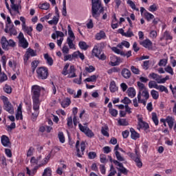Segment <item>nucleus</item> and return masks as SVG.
Segmentation results:
<instances>
[{
    "instance_id": "16",
    "label": "nucleus",
    "mask_w": 176,
    "mask_h": 176,
    "mask_svg": "<svg viewBox=\"0 0 176 176\" xmlns=\"http://www.w3.org/2000/svg\"><path fill=\"white\" fill-rule=\"evenodd\" d=\"M121 74L125 79H130L131 77V72H130V70L126 68H124L122 70Z\"/></svg>"
},
{
    "instance_id": "2",
    "label": "nucleus",
    "mask_w": 176,
    "mask_h": 176,
    "mask_svg": "<svg viewBox=\"0 0 176 176\" xmlns=\"http://www.w3.org/2000/svg\"><path fill=\"white\" fill-rule=\"evenodd\" d=\"M101 13H104V7L101 0H91V15L94 19L98 20Z\"/></svg>"
},
{
    "instance_id": "38",
    "label": "nucleus",
    "mask_w": 176,
    "mask_h": 176,
    "mask_svg": "<svg viewBox=\"0 0 176 176\" xmlns=\"http://www.w3.org/2000/svg\"><path fill=\"white\" fill-rule=\"evenodd\" d=\"M97 78H98V76L96 75H92L88 78H87L84 82H96L97 80Z\"/></svg>"
},
{
    "instance_id": "52",
    "label": "nucleus",
    "mask_w": 176,
    "mask_h": 176,
    "mask_svg": "<svg viewBox=\"0 0 176 176\" xmlns=\"http://www.w3.org/2000/svg\"><path fill=\"white\" fill-rule=\"evenodd\" d=\"M157 90H160L161 92L164 91L165 93H168V89L164 85H158Z\"/></svg>"
},
{
    "instance_id": "31",
    "label": "nucleus",
    "mask_w": 176,
    "mask_h": 176,
    "mask_svg": "<svg viewBox=\"0 0 176 176\" xmlns=\"http://www.w3.org/2000/svg\"><path fill=\"white\" fill-rule=\"evenodd\" d=\"M166 122L168 124L169 129H173L174 126V118L173 117L168 116L166 118Z\"/></svg>"
},
{
    "instance_id": "12",
    "label": "nucleus",
    "mask_w": 176,
    "mask_h": 176,
    "mask_svg": "<svg viewBox=\"0 0 176 176\" xmlns=\"http://www.w3.org/2000/svg\"><path fill=\"white\" fill-rule=\"evenodd\" d=\"M111 61L109 65L111 67H116V65H119L120 64V58H118L116 56H112L110 57Z\"/></svg>"
},
{
    "instance_id": "62",
    "label": "nucleus",
    "mask_w": 176,
    "mask_h": 176,
    "mask_svg": "<svg viewBox=\"0 0 176 176\" xmlns=\"http://www.w3.org/2000/svg\"><path fill=\"white\" fill-rule=\"evenodd\" d=\"M131 70L133 72V74H135V75H139L140 74V69L135 66H131Z\"/></svg>"
},
{
    "instance_id": "45",
    "label": "nucleus",
    "mask_w": 176,
    "mask_h": 176,
    "mask_svg": "<svg viewBox=\"0 0 176 176\" xmlns=\"http://www.w3.org/2000/svg\"><path fill=\"white\" fill-rule=\"evenodd\" d=\"M152 120L153 122L155 123V126L159 124V120L157 119V115L156 113H152Z\"/></svg>"
},
{
    "instance_id": "35",
    "label": "nucleus",
    "mask_w": 176,
    "mask_h": 176,
    "mask_svg": "<svg viewBox=\"0 0 176 176\" xmlns=\"http://www.w3.org/2000/svg\"><path fill=\"white\" fill-rule=\"evenodd\" d=\"M101 133L104 137H109V133H108V126L105 125L101 129Z\"/></svg>"
},
{
    "instance_id": "46",
    "label": "nucleus",
    "mask_w": 176,
    "mask_h": 176,
    "mask_svg": "<svg viewBox=\"0 0 176 176\" xmlns=\"http://www.w3.org/2000/svg\"><path fill=\"white\" fill-rule=\"evenodd\" d=\"M50 8V4L49 3H44L39 6V8L42 9L43 10H47Z\"/></svg>"
},
{
    "instance_id": "36",
    "label": "nucleus",
    "mask_w": 176,
    "mask_h": 176,
    "mask_svg": "<svg viewBox=\"0 0 176 176\" xmlns=\"http://www.w3.org/2000/svg\"><path fill=\"white\" fill-rule=\"evenodd\" d=\"M144 17L146 19L147 21H151L152 19H155V16L148 12L144 13Z\"/></svg>"
},
{
    "instance_id": "11",
    "label": "nucleus",
    "mask_w": 176,
    "mask_h": 176,
    "mask_svg": "<svg viewBox=\"0 0 176 176\" xmlns=\"http://www.w3.org/2000/svg\"><path fill=\"white\" fill-rule=\"evenodd\" d=\"M114 164L116 166H118L119 168H118V171L122 173V174L127 175V173H129V170L124 166H123V164L119 162L118 160H113Z\"/></svg>"
},
{
    "instance_id": "30",
    "label": "nucleus",
    "mask_w": 176,
    "mask_h": 176,
    "mask_svg": "<svg viewBox=\"0 0 176 176\" xmlns=\"http://www.w3.org/2000/svg\"><path fill=\"white\" fill-rule=\"evenodd\" d=\"M92 53L95 57H98L101 54V51L98 49V45H95L92 50Z\"/></svg>"
},
{
    "instance_id": "3",
    "label": "nucleus",
    "mask_w": 176,
    "mask_h": 176,
    "mask_svg": "<svg viewBox=\"0 0 176 176\" xmlns=\"http://www.w3.org/2000/svg\"><path fill=\"white\" fill-rule=\"evenodd\" d=\"M149 99V91L147 90L139 91L138 94V101L139 104L146 105V101Z\"/></svg>"
},
{
    "instance_id": "42",
    "label": "nucleus",
    "mask_w": 176,
    "mask_h": 176,
    "mask_svg": "<svg viewBox=\"0 0 176 176\" xmlns=\"http://www.w3.org/2000/svg\"><path fill=\"white\" fill-rule=\"evenodd\" d=\"M126 3L129 5V6L131 8V9H133V10H137L138 12V8H135V3H134V1L131 0H128L126 1Z\"/></svg>"
},
{
    "instance_id": "8",
    "label": "nucleus",
    "mask_w": 176,
    "mask_h": 176,
    "mask_svg": "<svg viewBox=\"0 0 176 176\" xmlns=\"http://www.w3.org/2000/svg\"><path fill=\"white\" fill-rule=\"evenodd\" d=\"M35 56H36V51H35L31 48H28L26 51V53L25 54V55L23 56V60H24L25 64H26V63H28V60H30V57H35Z\"/></svg>"
},
{
    "instance_id": "56",
    "label": "nucleus",
    "mask_w": 176,
    "mask_h": 176,
    "mask_svg": "<svg viewBox=\"0 0 176 176\" xmlns=\"http://www.w3.org/2000/svg\"><path fill=\"white\" fill-rule=\"evenodd\" d=\"M118 124L120 126H129V122L126 120V119H120L118 120Z\"/></svg>"
},
{
    "instance_id": "40",
    "label": "nucleus",
    "mask_w": 176,
    "mask_h": 176,
    "mask_svg": "<svg viewBox=\"0 0 176 176\" xmlns=\"http://www.w3.org/2000/svg\"><path fill=\"white\" fill-rule=\"evenodd\" d=\"M138 86L139 87V91H144L146 90H148L146 87H145V85L141 82H138Z\"/></svg>"
},
{
    "instance_id": "25",
    "label": "nucleus",
    "mask_w": 176,
    "mask_h": 176,
    "mask_svg": "<svg viewBox=\"0 0 176 176\" xmlns=\"http://www.w3.org/2000/svg\"><path fill=\"white\" fill-rule=\"evenodd\" d=\"M51 155L48 154L46 157H45L41 162L40 164H38V167H42V166H45V164H47L49 162V160H50Z\"/></svg>"
},
{
    "instance_id": "57",
    "label": "nucleus",
    "mask_w": 176,
    "mask_h": 176,
    "mask_svg": "<svg viewBox=\"0 0 176 176\" xmlns=\"http://www.w3.org/2000/svg\"><path fill=\"white\" fill-rule=\"evenodd\" d=\"M85 71L90 74L96 71V67H94L93 65H89V67H85Z\"/></svg>"
},
{
    "instance_id": "44",
    "label": "nucleus",
    "mask_w": 176,
    "mask_h": 176,
    "mask_svg": "<svg viewBox=\"0 0 176 176\" xmlns=\"http://www.w3.org/2000/svg\"><path fill=\"white\" fill-rule=\"evenodd\" d=\"M135 163L136 164V166L139 167V168H141L142 167V162H141V160L140 159V157H136L135 159L133 160Z\"/></svg>"
},
{
    "instance_id": "9",
    "label": "nucleus",
    "mask_w": 176,
    "mask_h": 176,
    "mask_svg": "<svg viewBox=\"0 0 176 176\" xmlns=\"http://www.w3.org/2000/svg\"><path fill=\"white\" fill-rule=\"evenodd\" d=\"M19 41L21 47H23V49H27V47H28V41L24 38V34L23 33L19 34Z\"/></svg>"
},
{
    "instance_id": "32",
    "label": "nucleus",
    "mask_w": 176,
    "mask_h": 176,
    "mask_svg": "<svg viewBox=\"0 0 176 176\" xmlns=\"http://www.w3.org/2000/svg\"><path fill=\"white\" fill-rule=\"evenodd\" d=\"M74 41H75V39L74 38H67V43L69 49H75V44H74Z\"/></svg>"
},
{
    "instance_id": "48",
    "label": "nucleus",
    "mask_w": 176,
    "mask_h": 176,
    "mask_svg": "<svg viewBox=\"0 0 176 176\" xmlns=\"http://www.w3.org/2000/svg\"><path fill=\"white\" fill-rule=\"evenodd\" d=\"M58 137L61 144H64L65 142V138L64 137V133L63 132H59Z\"/></svg>"
},
{
    "instance_id": "28",
    "label": "nucleus",
    "mask_w": 176,
    "mask_h": 176,
    "mask_svg": "<svg viewBox=\"0 0 176 176\" xmlns=\"http://www.w3.org/2000/svg\"><path fill=\"white\" fill-rule=\"evenodd\" d=\"M44 58L45 60H46L48 65H53V58L50 56H49V54H44Z\"/></svg>"
},
{
    "instance_id": "26",
    "label": "nucleus",
    "mask_w": 176,
    "mask_h": 176,
    "mask_svg": "<svg viewBox=\"0 0 176 176\" xmlns=\"http://www.w3.org/2000/svg\"><path fill=\"white\" fill-rule=\"evenodd\" d=\"M60 16H54L52 20L48 21V24L50 25H57L58 24V20Z\"/></svg>"
},
{
    "instance_id": "17",
    "label": "nucleus",
    "mask_w": 176,
    "mask_h": 176,
    "mask_svg": "<svg viewBox=\"0 0 176 176\" xmlns=\"http://www.w3.org/2000/svg\"><path fill=\"white\" fill-rule=\"evenodd\" d=\"M149 76H151L152 79L155 80L157 83H162V76H160L159 74L155 73H151L149 74Z\"/></svg>"
},
{
    "instance_id": "63",
    "label": "nucleus",
    "mask_w": 176,
    "mask_h": 176,
    "mask_svg": "<svg viewBox=\"0 0 176 176\" xmlns=\"http://www.w3.org/2000/svg\"><path fill=\"white\" fill-rule=\"evenodd\" d=\"M121 102H122V104H125V105H129V104H131V100L127 97H125L121 100Z\"/></svg>"
},
{
    "instance_id": "20",
    "label": "nucleus",
    "mask_w": 176,
    "mask_h": 176,
    "mask_svg": "<svg viewBox=\"0 0 176 176\" xmlns=\"http://www.w3.org/2000/svg\"><path fill=\"white\" fill-rule=\"evenodd\" d=\"M105 38H107V35L104 31H100L99 33L96 34V39L97 41H101V39H105Z\"/></svg>"
},
{
    "instance_id": "27",
    "label": "nucleus",
    "mask_w": 176,
    "mask_h": 176,
    "mask_svg": "<svg viewBox=\"0 0 176 176\" xmlns=\"http://www.w3.org/2000/svg\"><path fill=\"white\" fill-rule=\"evenodd\" d=\"M110 91L111 93H115V91H118V87H116V82L114 80L110 82Z\"/></svg>"
},
{
    "instance_id": "22",
    "label": "nucleus",
    "mask_w": 176,
    "mask_h": 176,
    "mask_svg": "<svg viewBox=\"0 0 176 176\" xmlns=\"http://www.w3.org/2000/svg\"><path fill=\"white\" fill-rule=\"evenodd\" d=\"M130 132L132 140H138V138L140 137V133H137L134 129L131 128Z\"/></svg>"
},
{
    "instance_id": "59",
    "label": "nucleus",
    "mask_w": 176,
    "mask_h": 176,
    "mask_svg": "<svg viewBox=\"0 0 176 176\" xmlns=\"http://www.w3.org/2000/svg\"><path fill=\"white\" fill-rule=\"evenodd\" d=\"M167 59H161L158 63L159 67H166L167 65Z\"/></svg>"
},
{
    "instance_id": "43",
    "label": "nucleus",
    "mask_w": 176,
    "mask_h": 176,
    "mask_svg": "<svg viewBox=\"0 0 176 176\" xmlns=\"http://www.w3.org/2000/svg\"><path fill=\"white\" fill-rule=\"evenodd\" d=\"M68 34H69V37L70 39H75V34H74V32H72V29L71 28L70 25H68Z\"/></svg>"
},
{
    "instance_id": "21",
    "label": "nucleus",
    "mask_w": 176,
    "mask_h": 176,
    "mask_svg": "<svg viewBox=\"0 0 176 176\" xmlns=\"http://www.w3.org/2000/svg\"><path fill=\"white\" fill-rule=\"evenodd\" d=\"M69 105H71V99H69V98H65L61 102L63 108H67V107H69Z\"/></svg>"
},
{
    "instance_id": "23",
    "label": "nucleus",
    "mask_w": 176,
    "mask_h": 176,
    "mask_svg": "<svg viewBox=\"0 0 176 176\" xmlns=\"http://www.w3.org/2000/svg\"><path fill=\"white\" fill-rule=\"evenodd\" d=\"M127 94L129 97H131V98H134V97H135V89H134L133 87H129L127 89Z\"/></svg>"
},
{
    "instance_id": "54",
    "label": "nucleus",
    "mask_w": 176,
    "mask_h": 176,
    "mask_svg": "<svg viewBox=\"0 0 176 176\" xmlns=\"http://www.w3.org/2000/svg\"><path fill=\"white\" fill-rule=\"evenodd\" d=\"M109 112L111 116H113L114 118H116L118 116V110L115 109H109Z\"/></svg>"
},
{
    "instance_id": "14",
    "label": "nucleus",
    "mask_w": 176,
    "mask_h": 176,
    "mask_svg": "<svg viewBox=\"0 0 176 176\" xmlns=\"http://www.w3.org/2000/svg\"><path fill=\"white\" fill-rule=\"evenodd\" d=\"M138 129L140 130V129H144V130H147V129H149V124L148 123L144 122L142 120V118H138Z\"/></svg>"
},
{
    "instance_id": "19",
    "label": "nucleus",
    "mask_w": 176,
    "mask_h": 176,
    "mask_svg": "<svg viewBox=\"0 0 176 176\" xmlns=\"http://www.w3.org/2000/svg\"><path fill=\"white\" fill-rule=\"evenodd\" d=\"M22 30L24 31V32H26L28 35H30V36H32V27H28L26 25L24 26H22Z\"/></svg>"
},
{
    "instance_id": "61",
    "label": "nucleus",
    "mask_w": 176,
    "mask_h": 176,
    "mask_svg": "<svg viewBox=\"0 0 176 176\" xmlns=\"http://www.w3.org/2000/svg\"><path fill=\"white\" fill-rule=\"evenodd\" d=\"M5 80H8V76L5 73L0 74V82L3 83Z\"/></svg>"
},
{
    "instance_id": "4",
    "label": "nucleus",
    "mask_w": 176,
    "mask_h": 176,
    "mask_svg": "<svg viewBox=\"0 0 176 176\" xmlns=\"http://www.w3.org/2000/svg\"><path fill=\"white\" fill-rule=\"evenodd\" d=\"M3 109L8 112V113H10L11 115H13L14 113V107H13V104L9 102V100L6 97H3Z\"/></svg>"
},
{
    "instance_id": "24",
    "label": "nucleus",
    "mask_w": 176,
    "mask_h": 176,
    "mask_svg": "<svg viewBox=\"0 0 176 176\" xmlns=\"http://www.w3.org/2000/svg\"><path fill=\"white\" fill-rule=\"evenodd\" d=\"M39 168V166H35L32 170H30V168L27 167V174L30 176L35 175V173H36V170Z\"/></svg>"
},
{
    "instance_id": "55",
    "label": "nucleus",
    "mask_w": 176,
    "mask_h": 176,
    "mask_svg": "<svg viewBox=\"0 0 176 176\" xmlns=\"http://www.w3.org/2000/svg\"><path fill=\"white\" fill-rule=\"evenodd\" d=\"M120 71V69L118 67H113L111 69H109L108 71H107V74H109V75H111V74H113L114 73H116V72H119Z\"/></svg>"
},
{
    "instance_id": "41",
    "label": "nucleus",
    "mask_w": 176,
    "mask_h": 176,
    "mask_svg": "<svg viewBox=\"0 0 176 176\" xmlns=\"http://www.w3.org/2000/svg\"><path fill=\"white\" fill-rule=\"evenodd\" d=\"M124 36H126V38H131V36H134V33H133L131 28H129L127 32L124 33Z\"/></svg>"
},
{
    "instance_id": "49",
    "label": "nucleus",
    "mask_w": 176,
    "mask_h": 176,
    "mask_svg": "<svg viewBox=\"0 0 176 176\" xmlns=\"http://www.w3.org/2000/svg\"><path fill=\"white\" fill-rule=\"evenodd\" d=\"M43 176H52V169L50 168H46L44 170Z\"/></svg>"
},
{
    "instance_id": "7",
    "label": "nucleus",
    "mask_w": 176,
    "mask_h": 176,
    "mask_svg": "<svg viewBox=\"0 0 176 176\" xmlns=\"http://www.w3.org/2000/svg\"><path fill=\"white\" fill-rule=\"evenodd\" d=\"M78 127L82 131V133H84L87 137H89V138H91V137H94V133L90 129L86 126L82 125V124H78Z\"/></svg>"
},
{
    "instance_id": "58",
    "label": "nucleus",
    "mask_w": 176,
    "mask_h": 176,
    "mask_svg": "<svg viewBox=\"0 0 176 176\" xmlns=\"http://www.w3.org/2000/svg\"><path fill=\"white\" fill-rule=\"evenodd\" d=\"M3 90L5 93H7V94H10V93H12V87L8 85H5Z\"/></svg>"
},
{
    "instance_id": "53",
    "label": "nucleus",
    "mask_w": 176,
    "mask_h": 176,
    "mask_svg": "<svg viewBox=\"0 0 176 176\" xmlns=\"http://www.w3.org/2000/svg\"><path fill=\"white\" fill-rule=\"evenodd\" d=\"M116 157L117 158V160H118V162H124V157H123L121 155L120 153H119V151H116Z\"/></svg>"
},
{
    "instance_id": "39",
    "label": "nucleus",
    "mask_w": 176,
    "mask_h": 176,
    "mask_svg": "<svg viewBox=\"0 0 176 176\" xmlns=\"http://www.w3.org/2000/svg\"><path fill=\"white\" fill-rule=\"evenodd\" d=\"M151 94L153 100H157L159 98V92L153 89L151 91Z\"/></svg>"
},
{
    "instance_id": "15",
    "label": "nucleus",
    "mask_w": 176,
    "mask_h": 176,
    "mask_svg": "<svg viewBox=\"0 0 176 176\" xmlns=\"http://www.w3.org/2000/svg\"><path fill=\"white\" fill-rule=\"evenodd\" d=\"M76 69H75V66L74 65H71L69 69V72L67 73V78H76Z\"/></svg>"
},
{
    "instance_id": "13",
    "label": "nucleus",
    "mask_w": 176,
    "mask_h": 176,
    "mask_svg": "<svg viewBox=\"0 0 176 176\" xmlns=\"http://www.w3.org/2000/svg\"><path fill=\"white\" fill-rule=\"evenodd\" d=\"M1 141L3 146L10 148V140H9V138L8 136L3 135L1 136Z\"/></svg>"
},
{
    "instance_id": "29",
    "label": "nucleus",
    "mask_w": 176,
    "mask_h": 176,
    "mask_svg": "<svg viewBox=\"0 0 176 176\" xmlns=\"http://www.w3.org/2000/svg\"><path fill=\"white\" fill-rule=\"evenodd\" d=\"M16 119L19 120V119H23V113L21 111V105L20 104L17 109V112L16 114Z\"/></svg>"
},
{
    "instance_id": "18",
    "label": "nucleus",
    "mask_w": 176,
    "mask_h": 176,
    "mask_svg": "<svg viewBox=\"0 0 176 176\" xmlns=\"http://www.w3.org/2000/svg\"><path fill=\"white\" fill-rule=\"evenodd\" d=\"M41 159H42V156H39L37 158L35 157H32L30 160V163L32 166H38V163L41 162Z\"/></svg>"
},
{
    "instance_id": "10",
    "label": "nucleus",
    "mask_w": 176,
    "mask_h": 176,
    "mask_svg": "<svg viewBox=\"0 0 176 176\" xmlns=\"http://www.w3.org/2000/svg\"><path fill=\"white\" fill-rule=\"evenodd\" d=\"M140 45L143 46V47H145V49H148V50H153L152 41H151V40L148 38H146L142 41H140Z\"/></svg>"
},
{
    "instance_id": "50",
    "label": "nucleus",
    "mask_w": 176,
    "mask_h": 176,
    "mask_svg": "<svg viewBox=\"0 0 176 176\" xmlns=\"http://www.w3.org/2000/svg\"><path fill=\"white\" fill-rule=\"evenodd\" d=\"M67 125L69 129H72L73 126H74V122H72V117H68L67 119Z\"/></svg>"
},
{
    "instance_id": "34",
    "label": "nucleus",
    "mask_w": 176,
    "mask_h": 176,
    "mask_svg": "<svg viewBox=\"0 0 176 176\" xmlns=\"http://www.w3.org/2000/svg\"><path fill=\"white\" fill-rule=\"evenodd\" d=\"M78 46L82 50H87L89 49V45L85 41H80Z\"/></svg>"
},
{
    "instance_id": "64",
    "label": "nucleus",
    "mask_w": 176,
    "mask_h": 176,
    "mask_svg": "<svg viewBox=\"0 0 176 176\" xmlns=\"http://www.w3.org/2000/svg\"><path fill=\"white\" fill-rule=\"evenodd\" d=\"M116 174V170H115V168H113V166L111 165L110 168V173L107 176H113Z\"/></svg>"
},
{
    "instance_id": "37",
    "label": "nucleus",
    "mask_w": 176,
    "mask_h": 176,
    "mask_svg": "<svg viewBox=\"0 0 176 176\" xmlns=\"http://www.w3.org/2000/svg\"><path fill=\"white\" fill-rule=\"evenodd\" d=\"M159 87V85H157L156 81L151 80L148 82V87H149V89H156L157 90V87Z\"/></svg>"
},
{
    "instance_id": "1",
    "label": "nucleus",
    "mask_w": 176,
    "mask_h": 176,
    "mask_svg": "<svg viewBox=\"0 0 176 176\" xmlns=\"http://www.w3.org/2000/svg\"><path fill=\"white\" fill-rule=\"evenodd\" d=\"M43 90V87L39 85H33L32 86V100L33 101V109L34 111V113H32V118L33 120H36V118H38V115H39V107L41 106V100L39 98H41V91Z\"/></svg>"
},
{
    "instance_id": "47",
    "label": "nucleus",
    "mask_w": 176,
    "mask_h": 176,
    "mask_svg": "<svg viewBox=\"0 0 176 176\" xmlns=\"http://www.w3.org/2000/svg\"><path fill=\"white\" fill-rule=\"evenodd\" d=\"M164 69L165 72L168 74H170V75H174V70L173 69V67H171V66L168 65L164 68Z\"/></svg>"
},
{
    "instance_id": "51",
    "label": "nucleus",
    "mask_w": 176,
    "mask_h": 176,
    "mask_svg": "<svg viewBox=\"0 0 176 176\" xmlns=\"http://www.w3.org/2000/svg\"><path fill=\"white\" fill-rule=\"evenodd\" d=\"M68 68H69V64L67 63L63 67V69L62 72L63 75H64L65 76H67V75H68Z\"/></svg>"
},
{
    "instance_id": "5",
    "label": "nucleus",
    "mask_w": 176,
    "mask_h": 176,
    "mask_svg": "<svg viewBox=\"0 0 176 176\" xmlns=\"http://www.w3.org/2000/svg\"><path fill=\"white\" fill-rule=\"evenodd\" d=\"M36 72L37 76L39 79H47V76H49L47 68L40 67L36 69Z\"/></svg>"
},
{
    "instance_id": "33",
    "label": "nucleus",
    "mask_w": 176,
    "mask_h": 176,
    "mask_svg": "<svg viewBox=\"0 0 176 176\" xmlns=\"http://www.w3.org/2000/svg\"><path fill=\"white\" fill-rule=\"evenodd\" d=\"M11 9L14 10L16 14H20V11H19V9H21V6L17 5V4H12L10 6Z\"/></svg>"
},
{
    "instance_id": "6",
    "label": "nucleus",
    "mask_w": 176,
    "mask_h": 176,
    "mask_svg": "<svg viewBox=\"0 0 176 176\" xmlns=\"http://www.w3.org/2000/svg\"><path fill=\"white\" fill-rule=\"evenodd\" d=\"M76 148L77 151V156L78 157H82L83 155H85V150L86 149V143L85 142H82L80 144V150L79 149V140H78L76 143Z\"/></svg>"
},
{
    "instance_id": "60",
    "label": "nucleus",
    "mask_w": 176,
    "mask_h": 176,
    "mask_svg": "<svg viewBox=\"0 0 176 176\" xmlns=\"http://www.w3.org/2000/svg\"><path fill=\"white\" fill-rule=\"evenodd\" d=\"M164 38H165L166 41H171L173 39V36L170 35V33H168V32H165L164 33Z\"/></svg>"
}]
</instances>
